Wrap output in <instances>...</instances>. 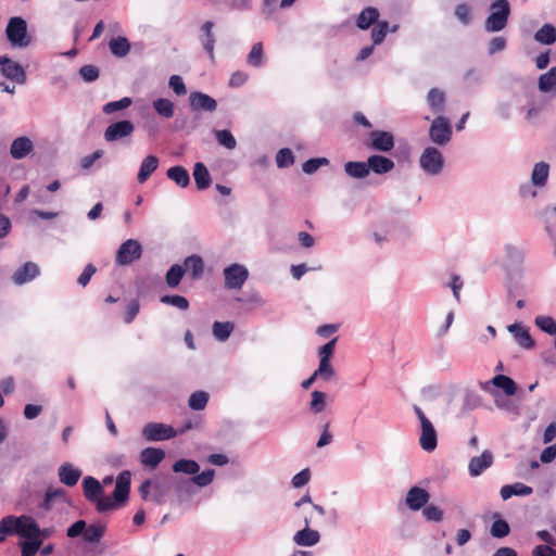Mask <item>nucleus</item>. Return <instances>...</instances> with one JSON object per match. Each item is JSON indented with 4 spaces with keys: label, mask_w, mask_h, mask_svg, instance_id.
I'll use <instances>...</instances> for the list:
<instances>
[{
    "label": "nucleus",
    "mask_w": 556,
    "mask_h": 556,
    "mask_svg": "<svg viewBox=\"0 0 556 556\" xmlns=\"http://www.w3.org/2000/svg\"><path fill=\"white\" fill-rule=\"evenodd\" d=\"M490 15L484 22V29L488 33H496L503 30L510 15V5L507 0H496L490 5Z\"/></svg>",
    "instance_id": "nucleus-1"
},
{
    "label": "nucleus",
    "mask_w": 556,
    "mask_h": 556,
    "mask_svg": "<svg viewBox=\"0 0 556 556\" xmlns=\"http://www.w3.org/2000/svg\"><path fill=\"white\" fill-rule=\"evenodd\" d=\"M414 412L420 422L419 445L428 453L433 452L438 445L437 430L419 406L415 405Z\"/></svg>",
    "instance_id": "nucleus-2"
},
{
    "label": "nucleus",
    "mask_w": 556,
    "mask_h": 556,
    "mask_svg": "<svg viewBox=\"0 0 556 556\" xmlns=\"http://www.w3.org/2000/svg\"><path fill=\"white\" fill-rule=\"evenodd\" d=\"M8 40L13 47L25 48L30 45L31 38L27 33V23L20 16L11 17L5 29Z\"/></svg>",
    "instance_id": "nucleus-3"
},
{
    "label": "nucleus",
    "mask_w": 556,
    "mask_h": 556,
    "mask_svg": "<svg viewBox=\"0 0 556 556\" xmlns=\"http://www.w3.org/2000/svg\"><path fill=\"white\" fill-rule=\"evenodd\" d=\"M420 168L430 176H438L444 168V156L435 147H427L419 157Z\"/></svg>",
    "instance_id": "nucleus-4"
},
{
    "label": "nucleus",
    "mask_w": 556,
    "mask_h": 556,
    "mask_svg": "<svg viewBox=\"0 0 556 556\" xmlns=\"http://www.w3.org/2000/svg\"><path fill=\"white\" fill-rule=\"evenodd\" d=\"M191 425L186 426L180 431H176L172 426L162 422H148L142 428V437L149 442L165 441L175 438L178 433L190 429Z\"/></svg>",
    "instance_id": "nucleus-5"
},
{
    "label": "nucleus",
    "mask_w": 556,
    "mask_h": 556,
    "mask_svg": "<svg viewBox=\"0 0 556 556\" xmlns=\"http://www.w3.org/2000/svg\"><path fill=\"white\" fill-rule=\"evenodd\" d=\"M452 126L448 118L439 115L429 128V139L437 146H446L452 139Z\"/></svg>",
    "instance_id": "nucleus-6"
},
{
    "label": "nucleus",
    "mask_w": 556,
    "mask_h": 556,
    "mask_svg": "<svg viewBox=\"0 0 556 556\" xmlns=\"http://www.w3.org/2000/svg\"><path fill=\"white\" fill-rule=\"evenodd\" d=\"M139 493L144 501L162 504L167 493V486L157 480H146L141 483Z\"/></svg>",
    "instance_id": "nucleus-7"
},
{
    "label": "nucleus",
    "mask_w": 556,
    "mask_h": 556,
    "mask_svg": "<svg viewBox=\"0 0 556 556\" xmlns=\"http://www.w3.org/2000/svg\"><path fill=\"white\" fill-rule=\"evenodd\" d=\"M141 253V244L135 239H128L119 247L115 261L118 265H129L140 258Z\"/></svg>",
    "instance_id": "nucleus-8"
},
{
    "label": "nucleus",
    "mask_w": 556,
    "mask_h": 556,
    "mask_svg": "<svg viewBox=\"0 0 556 556\" xmlns=\"http://www.w3.org/2000/svg\"><path fill=\"white\" fill-rule=\"evenodd\" d=\"M249 277V270L241 264H231L224 269L225 286L228 289H241Z\"/></svg>",
    "instance_id": "nucleus-9"
},
{
    "label": "nucleus",
    "mask_w": 556,
    "mask_h": 556,
    "mask_svg": "<svg viewBox=\"0 0 556 556\" xmlns=\"http://www.w3.org/2000/svg\"><path fill=\"white\" fill-rule=\"evenodd\" d=\"M0 72L7 79L16 84L24 85L26 83L27 76L23 66L7 56H0Z\"/></svg>",
    "instance_id": "nucleus-10"
},
{
    "label": "nucleus",
    "mask_w": 556,
    "mask_h": 556,
    "mask_svg": "<svg viewBox=\"0 0 556 556\" xmlns=\"http://www.w3.org/2000/svg\"><path fill=\"white\" fill-rule=\"evenodd\" d=\"M135 130V125L130 121H119L109 125L104 131V139L108 142L130 137Z\"/></svg>",
    "instance_id": "nucleus-11"
},
{
    "label": "nucleus",
    "mask_w": 556,
    "mask_h": 556,
    "mask_svg": "<svg viewBox=\"0 0 556 556\" xmlns=\"http://www.w3.org/2000/svg\"><path fill=\"white\" fill-rule=\"evenodd\" d=\"M430 500L429 492L420 486H412L405 496V505L408 509L417 511L424 508Z\"/></svg>",
    "instance_id": "nucleus-12"
},
{
    "label": "nucleus",
    "mask_w": 556,
    "mask_h": 556,
    "mask_svg": "<svg viewBox=\"0 0 556 556\" xmlns=\"http://www.w3.org/2000/svg\"><path fill=\"white\" fill-rule=\"evenodd\" d=\"M17 534L25 539V541H42L39 532V525L28 515L20 516Z\"/></svg>",
    "instance_id": "nucleus-13"
},
{
    "label": "nucleus",
    "mask_w": 556,
    "mask_h": 556,
    "mask_svg": "<svg viewBox=\"0 0 556 556\" xmlns=\"http://www.w3.org/2000/svg\"><path fill=\"white\" fill-rule=\"evenodd\" d=\"M311 519L304 518V528L293 535V542L299 546L309 547L316 545L320 541V534L317 530L309 528Z\"/></svg>",
    "instance_id": "nucleus-14"
},
{
    "label": "nucleus",
    "mask_w": 556,
    "mask_h": 556,
    "mask_svg": "<svg viewBox=\"0 0 556 556\" xmlns=\"http://www.w3.org/2000/svg\"><path fill=\"white\" fill-rule=\"evenodd\" d=\"M507 330L513 334L516 343L520 348H522L525 350H530L534 346L535 342L532 339L530 331L527 327H525L518 323H515L513 325H509L507 327Z\"/></svg>",
    "instance_id": "nucleus-15"
},
{
    "label": "nucleus",
    "mask_w": 556,
    "mask_h": 556,
    "mask_svg": "<svg viewBox=\"0 0 556 556\" xmlns=\"http://www.w3.org/2000/svg\"><path fill=\"white\" fill-rule=\"evenodd\" d=\"M190 106L194 111H206L213 112L217 108V102L211 96L200 92L193 91L189 97Z\"/></svg>",
    "instance_id": "nucleus-16"
},
{
    "label": "nucleus",
    "mask_w": 556,
    "mask_h": 556,
    "mask_svg": "<svg viewBox=\"0 0 556 556\" xmlns=\"http://www.w3.org/2000/svg\"><path fill=\"white\" fill-rule=\"evenodd\" d=\"M370 147L377 151L389 152L394 147V138L391 132L374 130L370 132Z\"/></svg>",
    "instance_id": "nucleus-17"
},
{
    "label": "nucleus",
    "mask_w": 556,
    "mask_h": 556,
    "mask_svg": "<svg viewBox=\"0 0 556 556\" xmlns=\"http://www.w3.org/2000/svg\"><path fill=\"white\" fill-rule=\"evenodd\" d=\"M214 23L206 21L200 28L199 39L203 46V49L208 54L210 59L214 61V48H215V36L213 34Z\"/></svg>",
    "instance_id": "nucleus-18"
},
{
    "label": "nucleus",
    "mask_w": 556,
    "mask_h": 556,
    "mask_svg": "<svg viewBox=\"0 0 556 556\" xmlns=\"http://www.w3.org/2000/svg\"><path fill=\"white\" fill-rule=\"evenodd\" d=\"M130 490V472L122 471L116 478V484L113 496L116 503H124L127 501Z\"/></svg>",
    "instance_id": "nucleus-19"
},
{
    "label": "nucleus",
    "mask_w": 556,
    "mask_h": 556,
    "mask_svg": "<svg viewBox=\"0 0 556 556\" xmlns=\"http://www.w3.org/2000/svg\"><path fill=\"white\" fill-rule=\"evenodd\" d=\"M40 270L37 264L33 262H26L20 267L12 276V280L15 285H24L39 275Z\"/></svg>",
    "instance_id": "nucleus-20"
},
{
    "label": "nucleus",
    "mask_w": 556,
    "mask_h": 556,
    "mask_svg": "<svg viewBox=\"0 0 556 556\" xmlns=\"http://www.w3.org/2000/svg\"><path fill=\"white\" fill-rule=\"evenodd\" d=\"M56 503H67L66 492L62 488L50 486L46 490L40 507L49 511Z\"/></svg>",
    "instance_id": "nucleus-21"
},
{
    "label": "nucleus",
    "mask_w": 556,
    "mask_h": 556,
    "mask_svg": "<svg viewBox=\"0 0 556 556\" xmlns=\"http://www.w3.org/2000/svg\"><path fill=\"white\" fill-rule=\"evenodd\" d=\"M492 463L493 455L490 451H484L480 456L472 457L468 465L470 476H480L483 472V470L491 467Z\"/></svg>",
    "instance_id": "nucleus-22"
},
{
    "label": "nucleus",
    "mask_w": 556,
    "mask_h": 556,
    "mask_svg": "<svg viewBox=\"0 0 556 556\" xmlns=\"http://www.w3.org/2000/svg\"><path fill=\"white\" fill-rule=\"evenodd\" d=\"M34 150L33 141L28 137L14 139L10 147V154L14 160L26 157Z\"/></svg>",
    "instance_id": "nucleus-23"
},
{
    "label": "nucleus",
    "mask_w": 556,
    "mask_h": 556,
    "mask_svg": "<svg viewBox=\"0 0 556 556\" xmlns=\"http://www.w3.org/2000/svg\"><path fill=\"white\" fill-rule=\"evenodd\" d=\"M59 480L66 486H74L81 477V470L75 468L71 463H64L58 470Z\"/></svg>",
    "instance_id": "nucleus-24"
},
{
    "label": "nucleus",
    "mask_w": 556,
    "mask_h": 556,
    "mask_svg": "<svg viewBox=\"0 0 556 556\" xmlns=\"http://www.w3.org/2000/svg\"><path fill=\"white\" fill-rule=\"evenodd\" d=\"M367 162L369 173L374 172L375 174L378 175L387 174L391 172L395 166L394 162L391 159L378 154L370 155L367 159Z\"/></svg>",
    "instance_id": "nucleus-25"
},
{
    "label": "nucleus",
    "mask_w": 556,
    "mask_h": 556,
    "mask_svg": "<svg viewBox=\"0 0 556 556\" xmlns=\"http://www.w3.org/2000/svg\"><path fill=\"white\" fill-rule=\"evenodd\" d=\"M160 164L159 157L155 155L146 156L139 167L137 180L139 184L146 182L150 176L157 169Z\"/></svg>",
    "instance_id": "nucleus-26"
},
{
    "label": "nucleus",
    "mask_w": 556,
    "mask_h": 556,
    "mask_svg": "<svg viewBox=\"0 0 556 556\" xmlns=\"http://www.w3.org/2000/svg\"><path fill=\"white\" fill-rule=\"evenodd\" d=\"M533 492L532 488L521 482L506 484L501 488L500 494L503 501H507L511 496H528Z\"/></svg>",
    "instance_id": "nucleus-27"
},
{
    "label": "nucleus",
    "mask_w": 556,
    "mask_h": 556,
    "mask_svg": "<svg viewBox=\"0 0 556 556\" xmlns=\"http://www.w3.org/2000/svg\"><path fill=\"white\" fill-rule=\"evenodd\" d=\"M549 175V165L546 162L534 164L531 173V185L533 187H545Z\"/></svg>",
    "instance_id": "nucleus-28"
},
{
    "label": "nucleus",
    "mask_w": 556,
    "mask_h": 556,
    "mask_svg": "<svg viewBox=\"0 0 556 556\" xmlns=\"http://www.w3.org/2000/svg\"><path fill=\"white\" fill-rule=\"evenodd\" d=\"M83 488L85 497L92 503L103 494V488L100 482L90 476L84 478Z\"/></svg>",
    "instance_id": "nucleus-29"
},
{
    "label": "nucleus",
    "mask_w": 556,
    "mask_h": 556,
    "mask_svg": "<svg viewBox=\"0 0 556 556\" xmlns=\"http://www.w3.org/2000/svg\"><path fill=\"white\" fill-rule=\"evenodd\" d=\"M165 457L163 450L146 447L141 451L140 460L144 466L156 467Z\"/></svg>",
    "instance_id": "nucleus-30"
},
{
    "label": "nucleus",
    "mask_w": 556,
    "mask_h": 556,
    "mask_svg": "<svg viewBox=\"0 0 556 556\" xmlns=\"http://www.w3.org/2000/svg\"><path fill=\"white\" fill-rule=\"evenodd\" d=\"M186 273H189L192 279H198L204 271L203 260L199 255H190L185 258L184 265H181Z\"/></svg>",
    "instance_id": "nucleus-31"
},
{
    "label": "nucleus",
    "mask_w": 556,
    "mask_h": 556,
    "mask_svg": "<svg viewBox=\"0 0 556 556\" xmlns=\"http://www.w3.org/2000/svg\"><path fill=\"white\" fill-rule=\"evenodd\" d=\"M193 178L195 186L199 190L207 189L211 186L212 179L206 166L198 162L193 167Z\"/></svg>",
    "instance_id": "nucleus-32"
},
{
    "label": "nucleus",
    "mask_w": 556,
    "mask_h": 556,
    "mask_svg": "<svg viewBox=\"0 0 556 556\" xmlns=\"http://www.w3.org/2000/svg\"><path fill=\"white\" fill-rule=\"evenodd\" d=\"M379 11L374 7L364 9L356 18V25L361 29H367L372 24L378 23Z\"/></svg>",
    "instance_id": "nucleus-33"
},
{
    "label": "nucleus",
    "mask_w": 556,
    "mask_h": 556,
    "mask_svg": "<svg viewBox=\"0 0 556 556\" xmlns=\"http://www.w3.org/2000/svg\"><path fill=\"white\" fill-rule=\"evenodd\" d=\"M167 177L173 180L177 186L186 188L190 184V176L188 170L180 166L169 167L166 172Z\"/></svg>",
    "instance_id": "nucleus-34"
},
{
    "label": "nucleus",
    "mask_w": 556,
    "mask_h": 556,
    "mask_svg": "<svg viewBox=\"0 0 556 556\" xmlns=\"http://www.w3.org/2000/svg\"><path fill=\"white\" fill-rule=\"evenodd\" d=\"M344 172L352 178L363 179L369 175L368 162H346Z\"/></svg>",
    "instance_id": "nucleus-35"
},
{
    "label": "nucleus",
    "mask_w": 556,
    "mask_h": 556,
    "mask_svg": "<svg viewBox=\"0 0 556 556\" xmlns=\"http://www.w3.org/2000/svg\"><path fill=\"white\" fill-rule=\"evenodd\" d=\"M427 102L433 113H442L444 110L445 93L438 88H432L427 94Z\"/></svg>",
    "instance_id": "nucleus-36"
},
{
    "label": "nucleus",
    "mask_w": 556,
    "mask_h": 556,
    "mask_svg": "<svg viewBox=\"0 0 556 556\" xmlns=\"http://www.w3.org/2000/svg\"><path fill=\"white\" fill-rule=\"evenodd\" d=\"M109 48L113 55L124 58L130 51V43L126 37L119 36L110 40Z\"/></svg>",
    "instance_id": "nucleus-37"
},
{
    "label": "nucleus",
    "mask_w": 556,
    "mask_h": 556,
    "mask_svg": "<svg viewBox=\"0 0 556 556\" xmlns=\"http://www.w3.org/2000/svg\"><path fill=\"white\" fill-rule=\"evenodd\" d=\"M492 384L495 388L502 389L504 393L508 396H511L517 391V386L515 381L505 375H496L492 378Z\"/></svg>",
    "instance_id": "nucleus-38"
},
{
    "label": "nucleus",
    "mask_w": 556,
    "mask_h": 556,
    "mask_svg": "<svg viewBox=\"0 0 556 556\" xmlns=\"http://www.w3.org/2000/svg\"><path fill=\"white\" fill-rule=\"evenodd\" d=\"M106 527L102 523H92L86 527L84 541L87 543H98L105 534Z\"/></svg>",
    "instance_id": "nucleus-39"
},
{
    "label": "nucleus",
    "mask_w": 556,
    "mask_h": 556,
    "mask_svg": "<svg viewBox=\"0 0 556 556\" xmlns=\"http://www.w3.org/2000/svg\"><path fill=\"white\" fill-rule=\"evenodd\" d=\"M534 39L542 45H553L556 41V28L545 24L534 34Z\"/></svg>",
    "instance_id": "nucleus-40"
},
{
    "label": "nucleus",
    "mask_w": 556,
    "mask_h": 556,
    "mask_svg": "<svg viewBox=\"0 0 556 556\" xmlns=\"http://www.w3.org/2000/svg\"><path fill=\"white\" fill-rule=\"evenodd\" d=\"M215 477V470L214 469H206L202 471L201 473H195L192 476L190 481H185L178 485V490H181L184 484H189L190 482L194 483L195 485L200 488L207 486L211 484Z\"/></svg>",
    "instance_id": "nucleus-41"
},
{
    "label": "nucleus",
    "mask_w": 556,
    "mask_h": 556,
    "mask_svg": "<svg viewBox=\"0 0 556 556\" xmlns=\"http://www.w3.org/2000/svg\"><path fill=\"white\" fill-rule=\"evenodd\" d=\"M200 470L199 464L193 459H178L173 465V471L174 472H181L186 475H195Z\"/></svg>",
    "instance_id": "nucleus-42"
},
{
    "label": "nucleus",
    "mask_w": 556,
    "mask_h": 556,
    "mask_svg": "<svg viewBox=\"0 0 556 556\" xmlns=\"http://www.w3.org/2000/svg\"><path fill=\"white\" fill-rule=\"evenodd\" d=\"M153 108L156 113L165 118H172L174 116V103L165 98H159L153 101Z\"/></svg>",
    "instance_id": "nucleus-43"
},
{
    "label": "nucleus",
    "mask_w": 556,
    "mask_h": 556,
    "mask_svg": "<svg viewBox=\"0 0 556 556\" xmlns=\"http://www.w3.org/2000/svg\"><path fill=\"white\" fill-rule=\"evenodd\" d=\"M186 274V269L179 265H173L166 273L165 280L169 288H176L184 275Z\"/></svg>",
    "instance_id": "nucleus-44"
},
{
    "label": "nucleus",
    "mask_w": 556,
    "mask_h": 556,
    "mask_svg": "<svg viewBox=\"0 0 556 556\" xmlns=\"http://www.w3.org/2000/svg\"><path fill=\"white\" fill-rule=\"evenodd\" d=\"M315 377L324 381H330L336 377V370L331 364V361L319 359L318 368L314 371Z\"/></svg>",
    "instance_id": "nucleus-45"
},
{
    "label": "nucleus",
    "mask_w": 556,
    "mask_h": 556,
    "mask_svg": "<svg viewBox=\"0 0 556 556\" xmlns=\"http://www.w3.org/2000/svg\"><path fill=\"white\" fill-rule=\"evenodd\" d=\"M556 87V67H552L547 73L539 78V89L542 92H549Z\"/></svg>",
    "instance_id": "nucleus-46"
},
{
    "label": "nucleus",
    "mask_w": 556,
    "mask_h": 556,
    "mask_svg": "<svg viewBox=\"0 0 556 556\" xmlns=\"http://www.w3.org/2000/svg\"><path fill=\"white\" fill-rule=\"evenodd\" d=\"M20 517L7 516L0 520V534L3 536L17 533Z\"/></svg>",
    "instance_id": "nucleus-47"
},
{
    "label": "nucleus",
    "mask_w": 556,
    "mask_h": 556,
    "mask_svg": "<svg viewBox=\"0 0 556 556\" xmlns=\"http://www.w3.org/2000/svg\"><path fill=\"white\" fill-rule=\"evenodd\" d=\"M233 330V324L230 321H215L213 324V334L218 341H226Z\"/></svg>",
    "instance_id": "nucleus-48"
},
{
    "label": "nucleus",
    "mask_w": 556,
    "mask_h": 556,
    "mask_svg": "<svg viewBox=\"0 0 556 556\" xmlns=\"http://www.w3.org/2000/svg\"><path fill=\"white\" fill-rule=\"evenodd\" d=\"M208 402V393L205 391L193 392L188 401L189 407L193 410H202Z\"/></svg>",
    "instance_id": "nucleus-49"
},
{
    "label": "nucleus",
    "mask_w": 556,
    "mask_h": 556,
    "mask_svg": "<svg viewBox=\"0 0 556 556\" xmlns=\"http://www.w3.org/2000/svg\"><path fill=\"white\" fill-rule=\"evenodd\" d=\"M214 135L218 144H220L222 147L228 150H233L237 147V140L229 130H215Z\"/></svg>",
    "instance_id": "nucleus-50"
},
{
    "label": "nucleus",
    "mask_w": 556,
    "mask_h": 556,
    "mask_svg": "<svg viewBox=\"0 0 556 556\" xmlns=\"http://www.w3.org/2000/svg\"><path fill=\"white\" fill-rule=\"evenodd\" d=\"M534 324L542 331L548 334H556V321L551 316L540 315L534 319Z\"/></svg>",
    "instance_id": "nucleus-51"
},
{
    "label": "nucleus",
    "mask_w": 556,
    "mask_h": 556,
    "mask_svg": "<svg viewBox=\"0 0 556 556\" xmlns=\"http://www.w3.org/2000/svg\"><path fill=\"white\" fill-rule=\"evenodd\" d=\"M247 62L253 67H260L263 64V46L261 42H256L252 46Z\"/></svg>",
    "instance_id": "nucleus-52"
},
{
    "label": "nucleus",
    "mask_w": 556,
    "mask_h": 556,
    "mask_svg": "<svg viewBox=\"0 0 556 556\" xmlns=\"http://www.w3.org/2000/svg\"><path fill=\"white\" fill-rule=\"evenodd\" d=\"M326 393L321 391H313L312 392V401L309 403V409L314 414L321 413L326 408Z\"/></svg>",
    "instance_id": "nucleus-53"
},
{
    "label": "nucleus",
    "mask_w": 556,
    "mask_h": 556,
    "mask_svg": "<svg viewBox=\"0 0 556 556\" xmlns=\"http://www.w3.org/2000/svg\"><path fill=\"white\" fill-rule=\"evenodd\" d=\"M389 23L387 21L378 22L371 30V39L374 45L383 42L388 33Z\"/></svg>",
    "instance_id": "nucleus-54"
},
{
    "label": "nucleus",
    "mask_w": 556,
    "mask_h": 556,
    "mask_svg": "<svg viewBox=\"0 0 556 556\" xmlns=\"http://www.w3.org/2000/svg\"><path fill=\"white\" fill-rule=\"evenodd\" d=\"M161 302L163 304L175 306V307H177V308H179L181 311H186L189 307L188 300L185 296L177 295V294H174V295H163L161 298Z\"/></svg>",
    "instance_id": "nucleus-55"
},
{
    "label": "nucleus",
    "mask_w": 556,
    "mask_h": 556,
    "mask_svg": "<svg viewBox=\"0 0 556 556\" xmlns=\"http://www.w3.org/2000/svg\"><path fill=\"white\" fill-rule=\"evenodd\" d=\"M276 163L279 168L289 167L294 163V156L290 149H280L276 154Z\"/></svg>",
    "instance_id": "nucleus-56"
},
{
    "label": "nucleus",
    "mask_w": 556,
    "mask_h": 556,
    "mask_svg": "<svg viewBox=\"0 0 556 556\" xmlns=\"http://www.w3.org/2000/svg\"><path fill=\"white\" fill-rule=\"evenodd\" d=\"M131 102H132L131 99L128 97L122 98L121 100H117V101L108 102L103 106V112L105 114H112L116 111L125 110L131 105Z\"/></svg>",
    "instance_id": "nucleus-57"
},
{
    "label": "nucleus",
    "mask_w": 556,
    "mask_h": 556,
    "mask_svg": "<svg viewBox=\"0 0 556 556\" xmlns=\"http://www.w3.org/2000/svg\"><path fill=\"white\" fill-rule=\"evenodd\" d=\"M329 164V160L326 157H316L305 161L302 165V169L305 174H314L319 167Z\"/></svg>",
    "instance_id": "nucleus-58"
},
{
    "label": "nucleus",
    "mask_w": 556,
    "mask_h": 556,
    "mask_svg": "<svg viewBox=\"0 0 556 556\" xmlns=\"http://www.w3.org/2000/svg\"><path fill=\"white\" fill-rule=\"evenodd\" d=\"M18 545L21 547V556H35L39 552L42 541H22Z\"/></svg>",
    "instance_id": "nucleus-59"
},
{
    "label": "nucleus",
    "mask_w": 556,
    "mask_h": 556,
    "mask_svg": "<svg viewBox=\"0 0 556 556\" xmlns=\"http://www.w3.org/2000/svg\"><path fill=\"white\" fill-rule=\"evenodd\" d=\"M510 531L509 525L503 519L495 520L491 526V535L497 539H502L508 535Z\"/></svg>",
    "instance_id": "nucleus-60"
},
{
    "label": "nucleus",
    "mask_w": 556,
    "mask_h": 556,
    "mask_svg": "<svg viewBox=\"0 0 556 556\" xmlns=\"http://www.w3.org/2000/svg\"><path fill=\"white\" fill-rule=\"evenodd\" d=\"M422 516L428 521L440 522L443 519V510L435 505H426L422 509Z\"/></svg>",
    "instance_id": "nucleus-61"
},
{
    "label": "nucleus",
    "mask_w": 556,
    "mask_h": 556,
    "mask_svg": "<svg viewBox=\"0 0 556 556\" xmlns=\"http://www.w3.org/2000/svg\"><path fill=\"white\" fill-rule=\"evenodd\" d=\"M79 75L85 81L92 83L99 78V70L94 65H84L79 70Z\"/></svg>",
    "instance_id": "nucleus-62"
},
{
    "label": "nucleus",
    "mask_w": 556,
    "mask_h": 556,
    "mask_svg": "<svg viewBox=\"0 0 556 556\" xmlns=\"http://www.w3.org/2000/svg\"><path fill=\"white\" fill-rule=\"evenodd\" d=\"M337 340H338V338H333L332 340H330L329 342H327L326 344H324L323 346L319 348V350H318L319 359L331 361V357L334 353Z\"/></svg>",
    "instance_id": "nucleus-63"
},
{
    "label": "nucleus",
    "mask_w": 556,
    "mask_h": 556,
    "mask_svg": "<svg viewBox=\"0 0 556 556\" xmlns=\"http://www.w3.org/2000/svg\"><path fill=\"white\" fill-rule=\"evenodd\" d=\"M168 85L177 96H184L187 92L185 83L179 75L170 76L169 80H168Z\"/></svg>",
    "instance_id": "nucleus-64"
}]
</instances>
